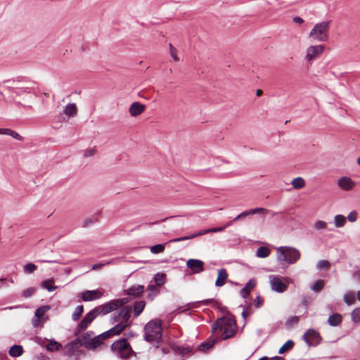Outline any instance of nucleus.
Wrapping results in <instances>:
<instances>
[{"label": "nucleus", "instance_id": "nucleus-43", "mask_svg": "<svg viewBox=\"0 0 360 360\" xmlns=\"http://www.w3.org/2000/svg\"><path fill=\"white\" fill-rule=\"evenodd\" d=\"M326 227L327 224L323 221L319 220L314 224V228L317 230L326 229Z\"/></svg>", "mask_w": 360, "mask_h": 360}, {"label": "nucleus", "instance_id": "nucleus-19", "mask_svg": "<svg viewBox=\"0 0 360 360\" xmlns=\"http://www.w3.org/2000/svg\"><path fill=\"white\" fill-rule=\"evenodd\" d=\"M319 338H320L319 333L313 329L307 330L303 335L304 340L309 346L313 344L312 341Z\"/></svg>", "mask_w": 360, "mask_h": 360}, {"label": "nucleus", "instance_id": "nucleus-48", "mask_svg": "<svg viewBox=\"0 0 360 360\" xmlns=\"http://www.w3.org/2000/svg\"><path fill=\"white\" fill-rule=\"evenodd\" d=\"M250 292V291L248 289L244 287L243 289H241L240 294L243 297L246 298L249 295Z\"/></svg>", "mask_w": 360, "mask_h": 360}, {"label": "nucleus", "instance_id": "nucleus-50", "mask_svg": "<svg viewBox=\"0 0 360 360\" xmlns=\"http://www.w3.org/2000/svg\"><path fill=\"white\" fill-rule=\"evenodd\" d=\"M10 136L17 140H20V141L22 140V136L19 134H18L17 132H15L13 130L11 131Z\"/></svg>", "mask_w": 360, "mask_h": 360}, {"label": "nucleus", "instance_id": "nucleus-26", "mask_svg": "<svg viewBox=\"0 0 360 360\" xmlns=\"http://www.w3.org/2000/svg\"><path fill=\"white\" fill-rule=\"evenodd\" d=\"M54 281L53 279H48L41 283V286L48 291L51 292L55 290L58 288V286L53 285Z\"/></svg>", "mask_w": 360, "mask_h": 360}, {"label": "nucleus", "instance_id": "nucleus-27", "mask_svg": "<svg viewBox=\"0 0 360 360\" xmlns=\"http://www.w3.org/2000/svg\"><path fill=\"white\" fill-rule=\"evenodd\" d=\"M343 299L347 305H352L355 302V294L352 291L347 292L344 295Z\"/></svg>", "mask_w": 360, "mask_h": 360}, {"label": "nucleus", "instance_id": "nucleus-17", "mask_svg": "<svg viewBox=\"0 0 360 360\" xmlns=\"http://www.w3.org/2000/svg\"><path fill=\"white\" fill-rule=\"evenodd\" d=\"M145 109V105L139 102H134L130 105L129 108V112L132 117H136L143 113Z\"/></svg>", "mask_w": 360, "mask_h": 360}, {"label": "nucleus", "instance_id": "nucleus-7", "mask_svg": "<svg viewBox=\"0 0 360 360\" xmlns=\"http://www.w3.org/2000/svg\"><path fill=\"white\" fill-rule=\"evenodd\" d=\"M111 349L117 356L123 359H129L133 353L131 347L126 339H120L114 342L111 345Z\"/></svg>", "mask_w": 360, "mask_h": 360}, {"label": "nucleus", "instance_id": "nucleus-51", "mask_svg": "<svg viewBox=\"0 0 360 360\" xmlns=\"http://www.w3.org/2000/svg\"><path fill=\"white\" fill-rule=\"evenodd\" d=\"M352 276L355 280L360 281V269L354 271Z\"/></svg>", "mask_w": 360, "mask_h": 360}, {"label": "nucleus", "instance_id": "nucleus-20", "mask_svg": "<svg viewBox=\"0 0 360 360\" xmlns=\"http://www.w3.org/2000/svg\"><path fill=\"white\" fill-rule=\"evenodd\" d=\"M228 278V274L225 269H221L218 271L217 278L215 282V285L217 287H221L225 283Z\"/></svg>", "mask_w": 360, "mask_h": 360}, {"label": "nucleus", "instance_id": "nucleus-42", "mask_svg": "<svg viewBox=\"0 0 360 360\" xmlns=\"http://www.w3.org/2000/svg\"><path fill=\"white\" fill-rule=\"evenodd\" d=\"M169 50H170V55H171V56L172 57V58L174 59V61H179V58L177 56V50H176V49L174 48L172 44H169Z\"/></svg>", "mask_w": 360, "mask_h": 360}, {"label": "nucleus", "instance_id": "nucleus-28", "mask_svg": "<svg viewBox=\"0 0 360 360\" xmlns=\"http://www.w3.org/2000/svg\"><path fill=\"white\" fill-rule=\"evenodd\" d=\"M51 309V307L48 305H44L39 307L36 309L34 313V316H37L42 319H46L44 316V314Z\"/></svg>", "mask_w": 360, "mask_h": 360}, {"label": "nucleus", "instance_id": "nucleus-1", "mask_svg": "<svg viewBox=\"0 0 360 360\" xmlns=\"http://www.w3.org/2000/svg\"><path fill=\"white\" fill-rule=\"evenodd\" d=\"M131 312V307L130 306L122 308L112 317V323H117L114 327L93 338H90L89 333H85L82 338V344L87 349H94L102 345L103 340L120 334L130 325Z\"/></svg>", "mask_w": 360, "mask_h": 360}, {"label": "nucleus", "instance_id": "nucleus-61", "mask_svg": "<svg viewBox=\"0 0 360 360\" xmlns=\"http://www.w3.org/2000/svg\"><path fill=\"white\" fill-rule=\"evenodd\" d=\"M91 222H92V221H90V220H86V221H85V226H87V224H89V223L91 224Z\"/></svg>", "mask_w": 360, "mask_h": 360}, {"label": "nucleus", "instance_id": "nucleus-8", "mask_svg": "<svg viewBox=\"0 0 360 360\" xmlns=\"http://www.w3.org/2000/svg\"><path fill=\"white\" fill-rule=\"evenodd\" d=\"M325 48V46L323 44L308 46L305 51L304 60L307 62H311L318 59L324 52Z\"/></svg>", "mask_w": 360, "mask_h": 360}, {"label": "nucleus", "instance_id": "nucleus-33", "mask_svg": "<svg viewBox=\"0 0 360 360\" xmlns=\"http://www.w3.org/2000/svg\"><path fill=\"white\" fill-rule=\"evenodd\" d=\"M325 285V281L323 280L319 279L316 281L313 285L311 287V290L314 292H320Z\"/></svg>", "mask_w": 360, "mask_h": 360}, {"label": "nucleus", "instance_id": "nucleus-39", "mask_svg": "<svg viewBox=\"0 0 360 360\" xmlns=\"http://www.w3.org/2000/svg\"><path fill=\"white\" fill-rule=\"evenodd\" d=\"M37 269V266L32 263H28L23 266L24 272L32 274Z\"/></svg>", "mask_w": 360, "mask_h": 360}, {"label": "nucleus", "instance_id": "nucleus-38", "mask_svg": "<svg viewBox=\"0 0 360 360\" xmlns=\"http://www.w3.org/2000/svg\"><path fill=\"white\" fill-rule=\"evenodd\" d=\"M294 342L292 340H288L279 349V354H283L285 351L292 348Z\"/></svg>", "mask_w": 360, "mask_h": 360}, {"label": "nucleus", "instance_id": "nucleus-24", "mask_svg": "<svg viewBox=\"0 0 360 360\" xmlns=\"http://www.w3.org/2000/svg\"><path fill=\"white\" fill-rule=\"evenodd\" d=\"M291 184L295 189H301L305 186V181L302 177H296L292 179Z\"/></svg>", "mask_w": 360, "mask_h": 360}, {"label": "nucleus", "instance_id": "nucleus-4", "mask_svg": "<svg viewBox=\"0 0 360 360\" xmlns=\"http://www.w3.org/2000/svg\"><path fill=\"white\" fill-rule=\"evenodd\" d=\"M144 340L150 343H158L162 339L161 321L152 320L144 327Z\"/></svg>", "mask_w": 360, "mask_h": 360}, {"label": "nucleus", "instance_id": "nucleus-45", "mask_svg": "<svg viewBox=\"0 0 360 360\" xmlns=\"http://www.w3.org/2000/svg\"><path fill=\"white\" fill-rule=\"evenodd\" d=\"M214 344V342H203L200 345V349L205 351L211 348Z\"/></svg>", "mask_w": 360, "mask_h": 360}, {"label": "nucleus", "instance_id": "nucleus-31", "mask_svg": "<svg viewBox=\"0 0 360 360\" xmlns=\"http://www.w3.org/2000/svg\"><path fill=\"white\" fill-rule=\"evenodd\" d=\"M62 345L55 341V340H51L46 346V348L47 349V350L49 351H57V350H59L60 348H61Z\"/></svg>", "mask_w": 360, "mask_h": 360}, {"label": "nucleus", "instance_id": "nucleus-56", "mask_svg": "<svg viewBox=\"0 0 360 360\" xmlns=\"http://www.w3.org/2000/svg\"><path fill=\"white\" fill-rule=\"evenodd\" d=\"M265 358V360H285L283 357L281 356H274L273 358H271V359H268L266 357H264Z\"/></svg>", "mask_w": 360, "mask_h": 360}, {"label": "nucleus", "instance_id": "nucleus-32", "mask_svg": "<svg viewBox=\"0 0 360 360\" xmlns=\"http://www.w3.org/2000/svg\"><path fill=\"white\" fill-rule=\"evenodd\" d=\"M147 290L149 291L148 297L153 298L159 292L160 287L156 284H150L148 286Z\"/></svg>", "mask_w": 360, "mask_h": 360}, {"label": "nucleus", "instance_id": "nucleus-5", "mask_svg": "<svg viewBox=\"0 0 360 360\" xmlns=\"http://www.w3.org/2000/svg\"><path fill=\"white\" fill-rule=\"evenodd\" d=\"M330 21L316 23L309 34V37L314 41L326 42L329 39Z\"/></svg>", "mask_w": 360, "mask_h": 360}, {"label": "nucleus", "instance_id": "nucleus-57", "mask_svg": "<svg viewBox=\"0 0 360 360\" xmlns=\"http://www.w3.org/2000/svg\"><path fill=\"white\" fill-rule=\"evenodd\" d=\"M292 321H293V322L297 323L299 321V319H298V317L295 316V317L292 318Z\"/></svg>", "mask_w": 360, "mask_h": 360}, {"label": "nucleus", "instance_id": "nucleus-21", "mask_svg": "<svg viewBox=\"0 0 360 360\" xmlns=\"http://www.w3.org/2000/svg\"><path fill=\"white\" fill-rule=\"evenodd\" d=\"M342 321V316L340 314H333L328 317V323L331 326H338Z\"/></svg>", "mask_w": 360, "mask_h": 360}, {"label": "nucleus", "instance_id": "nucleus-55", "mask_svg": "<svg viewBox=\"0 0 360 360\" xmlns=\"http://www.w3.org/2000/svg\"><path fill=\"white\" fill-rule=\"evenodd\" d=\"M293 21L296 23L302 24L303 22V19L301 18L300 17H295L293 18Z\"/></svg>", "mask_w": 360, "mask_h": 360}, {"label": "nucleus", "instance_id": "nucleus-11", "mask_svg": "<svg viewBox=\"0 0 360 360\" xmlns=\"http://www.w3.org/2000/svg\"><path fill=\"white\" fill-rule=\"evenodd\" d=\"M224 230V227H215V228H212V229H204V230L198 231L196 233L191 234L190 236L174 238V239L171 240L170 242L177 243V242L184 241L186 240H191V239L195 238L196 237H198V236H202V235H205L207 233L221 232Z\"/></svg>", "mask_w": 360, "mask_h": 360}, {"label": "nucleus", "instance_id": "nucleus-34", "mask_svg": "<svg viewBox=\"0 0 360 360\" xmlns=\"http://www.w3.org/2000/svg\"><path fill=\"white\" fill-rule=\"evenodd\" d=\"M83 311H84L83 306L82 305L77 306L75 308V309L72 315V320L77 321L81 317Z\"/></svg>", "mask_w": 360, "mask_h": 360}, {"label": "nucleus", "instance_id": "nucleus-12", "mask_svg": "<svg viewBox=\"0 0 360 360\" xmlns=\"http://www.w3.org/2000/svg\"><path fill=\"white\" fill-rule=\"evenodd\" d=\"M269 284L272 290L280 293L285 292L288 288L287 284L284 283L278 276H270Z\"/></svg>", "mask_w": 360, "mask_h": 360}, {"label": "nucleus", "instance_id": "nucleus-64", "mask_svg": "<svg viewBox=\"0 0 360 360\" xmlns=\"http://www.w3.org/2000/svg\"><path fill=\"white\" fill-rule=\"evenodd\" d=\"M259 360H265V358H262V359H260Z\"/></svg>", "mask_w": 360, "mask_h": 360}, {"label": "nucleus", "instance_id": "nucleus-62", "mask_svg": "<svg viewBox=\"0 0 360 360\" xmlns=\"http://www.w3.org/2000/svg\"><path fill=\"white\" fill-rule=\"evenodd\" d=\"M242 315H243V316L244 318H245V317H246V316H247V315H246V313H245V311H243Z\"/></svg>", "mask_w": 360, "mask_h": 360}, {"label": "nucleus", "instance_id": "nucleus-16", "mask_svg": "<svg viewBox=\"0 0 360 360\" xmlns=\"http://www.w3.org/2000/svg\"><path fill=\"white\" fill-rule=\"evenodd\" d=\"M338 186L344 191H351L355 186V182L348 176H342L338 181Z\"/></svg>", "mask_w": 360, "mask_h": 360}, {"label": "nucleus", "instance_id": "nucleus-41", "mask_svg": "<svg viewBox=\"0 0 360 360\" xmlns=\"http://www.w3.org/2000/svg\"><path fill=\"white\" fill-rule=\"evenodd\" d=\"M316 266L319 269H325L328 270L330 267V263L328 260H321L317 263Z\"/></svg>", "mask_w": 360, "mask_h": 360}, {"label": "nucleus", "instance_id": "nucleus-13", "mask_svg": "<svg viewBox=\"0 0 360 360\" xmlns=\"http://www.w3.org/2000/svg\"><path fill=\"white\" fill-rule=\"evenodd\" d=\"M104 296V290L96 289L93 290H86L81 293V298L84 302H91L98 300Z\"/></svg>", "mask_w": 360, "mask_h": 360}, {"label": "nucleus", "instance_id": "nucleus-54", "mask_svg": "<svg viewBox=\"0 0 360 360\" xmlns=\"http://www.w3.org/2000/svg\"><path fill=\"white\" fill-rule=\"evenodd\" d=\"M11 131L10 129H1V134L10 136Z\"/></svg>", "mask_w": 360, "mask_h": 360}, {"label": "nucleus", "instance_id": "nucleus-30", "mask_svg": "<svg viewBox=\"0 0 360 360\" xmlns=\"http://www.w3.org/2000/svg\"><path fill=\"white\" fill-rule=\"evenodd\" d=\"M270 250L264 246L259 247L257 250L256 255L260 258L267 257L270 255Z\"/></svg>", "mask_w": 360, "mask_h": 360}, {"label": "nucleus", "instance_id": "nucleus-52", "mask_svg": "<svg viewBox=\"0 0 360 360\" xmlns=\"http://www.w3.org/2000/svg\"><path fill=\"white\" fill-rule=\"evenodd\" d=\"M262 302L263 300L261 297H257L256 299L255 306L257 307H259L262 304Z\"/></svg>", "mask_w": 360, "mask_h": 360}, {"label": "nucleus", "instance_id": "nucleus-44", "mask_svg": "<svg viewBox=\"0 0 360 360\" xmlns=\"http://www.w3.org/2000/svg\"><path fill=\"white\" fill-rule=\"evenodd\" d=\"M35 292V288H30L22 292V296L27 298L31 297Z\"/></svg>", "mask_w": 360, "mask_h": 360}, {"label": "nucleus", "instance_id": "nucleus-22", "mask_svg": "<svg viewBox=\"0 0 360 360\" xmlns=\"http://www.w3.org/2000/svg\"><path fill=\"white\" fill-rule=\"evenodd\" d=\"M63 113L68 117H73L77 113V107L75 103H69L65 106Z\"/></svg>", "mask_w": 360, "mask_h": 360}, {"label": "nucleus", "instance_id": "nucleus-53", "mask_svg": "<svg viewBox=\"0 0 360 360\" xmlns=\"http://www.w3.org/2000/svg\"><path fill=\"white\" fill-rule=\"evenodd\" d=\"M103 266H104V264L102 263L96 264L93 265L92 269L97 270V269H101Z\"/></svg>", "mask_w": 360, "mask_h": 360}, {"label": "nucleus", "instance_id": "nucleus-10", "mask_svg": "<svg viewBox=\"0 0 360 360\" xmlns=\"http://www.w3.org/2000/svg\"><path fill=\"white\" fill-rule=\"evenodd\" d=\"M268 212H269V210L265 208H263V207H257V208L250 209V210H245V211L241 212L240 214H238L233 220L227 222L226 224L224 225L223 227H224V229H225L226 227L232 226L234 221L243 219H244L250 215H252V214H267Z\"/></svg>", "mask_w": 360, "mask_h": 360}, {"label": "nucleus", "instance_id": "nucleus-60", "mask_svg": "<svg viewBox=\"0 0 360 360\" xmlns=\"http://www.w3.org/2000/svg\"><path fill=\"white\" fill-rule=\"evenodd\" d=\"M262 90L258 89L257 91V96H260L262 94Z\"/></svg>", "mask_w": 360, "mask_h": 360}, {"label": "nucleus", "instance_id": "nucleus-15", "mask_svg": "<svg viewBox=\"0 0 360 360\" xmlns=\"http://www.w3.org/2000/svg\"><path fill=\"white\" fill-rule=\"evenodd\" d=\"M204 262L200 259H189L186 262V266L193 274H197L204 271Z\"/></svg>", "mask_w": 360, "mask_h": 360}, {"label": "nucleus", "instance_id": "nucleus-35", "mask_svg": "<svg viewBox=\"0 0 360 360\" xmlns=\"http://www.w3.org/2000/svg\"><path fill=\"white\" fill-rule=\"evenodd\" d=\"M150 250L153 254L162 253L165 250V245L163 244H157L151 246Z\"/></svg>", "mask_w": 360, "mask_h": 360}, {"label": "nucleus", "instance_id": "nucleus-18", "mask_svg": "<svg viewBox=\"0 0 360 360\" xmlns=\"http://www.w3.org/2000/svg\"><path fill=\"white\" fill-rule=\"evenodd\" d=\"M125 293L134 297H139L144 292V286L142 285H133L126 290Z\"/></svg>", "mask_w": 360, "mask_h": 360}, {"label": "nucleus", "instance_id": "nucleus-3", "mask_svg": "<svg viewBox=\"0 0 360 360\" xmlns=\"http://www.w3.org/2000/svg\"><path fill=\"white\" fill-rule=\"evenodd\" d=\"M276 259L281 262H285L288 264H292L296 263L301 257L300 252L290 246H281L276 248Z\"/></svg>", "mask_w": 360, "mask_h": 360}, {"label": "nucleus", "instance_id": "nucleus-59", "mask_svg": "<svg viewBox=\"0 0 360 360\" xmlns=\"http://www.w3.org/2000/svg\"><path fill=\"white\" fill-rule=\"evenodd\" d=\"M358 300L360 302V290L356 293Z\"/></svg>", "mask_w": 360, "mask_h": 360}, {"label": "nucleus", "instance_id": "nucleus-58", "mask_svg": "<svg viewBox=\"0 0 360 360\" xmlns=\"http://www.w3.org/2000/svg\"><path fill=\"white\" fill-rule=\"evenodd\" d=\"M283 279L288 283L292 282V279L288 277H285Z\"/></svg>", "mask_w": 360, "mask_h": 360}, {"label": "nucleus", "instance_id": "nucleus-6", "mask_svg": "<svg viewBox=\"0 0 360 360\" xmlns=\"http://www.w3.org/2000/svg\"><path fill=\"white\" fill-rule=\"evenodd\" d=\"M129 302V299L122 298V299H115L112 300L106 303H104L103 304H101L96 307H95L97 314L98 315H106L112 311H114L120 308V310L125 307L126 306H124L125 304Z\"/></svg>", "mask_w": 360, "mask_h": 360}, {"label": "nucleus", "instance_id": "nucleus-47", "mask_svg": "<svg viewBox=\"0 0 360 360\" xmlns=\"http://www.w3.org/2000/svg\"><path fill=\"white\" fill-rule=\"evenodd\" d=\"M347 219L349 221L351 222H354L356 221V219H357V213L355 212V211H352L351 212L348 216H347Z\"/></svg>", "mask_w": 360, "mask_h": 360}, {"label": "nucleus", "instance_id": "nucleus-2", "mask_svg": "<svg viewBox=\"0 0 360 360\" xmlns=\"http://www.w3.org/2000/svg\"><path fill=\"white\" fill-rule=\"evenodd\" d=\"M212 331L219 335L223 340L230 338L236 331V321L232 317L224 316L212 325Z\"/></svg>", "mask_w": 360, "mask_h": 360}, {"label": "nucleus", "instance_id": "nucleus-63", "mask_svg": "<svg viewBox=\"0 0 360 360\" xmlns=\"http://www.w3.org/2000/svg\"><path fill=\"white\" fill-rule=\"evenodd\" d=\"M357 163L360 166V157L357 159Z\"/></svg>", "mask_w": 360, "mask_h": 360}, {"label": "nucleus", "instance_id": "nucleus-40", "mask_svg": "<svg viewBox=\"0 0 360 360\" xmlns=\"http://www.w3.org/2000/svg\"><path fill=\"white\" fill-rule=\"evenodd\" d=\"M46 321V319H42L41 318H39L37 316H34V319L32 320V324L34 328H37L39 326H42V325Z\"/></svg>", "mask_w": 360, "mask_h": 360}, {"label": "nucleus", "instance_id": "nucleus-49", "mask_svg": "<svg viewBox=\"0 0 360 360\" xmlns=\"http://www.w3.org/2000/svg\"><path fill=\"white\" fill-rule=\"evenodd\" d=\"M95 153H96L95 149H90V150H85L84 153V155L85 157H91V156H94L95 155Z\"/></svg>", "mask_w": 360, "mask_h": 360}, {"label": "nucleus", "instance_id": "nucleus-14", "mask_svg": "<svg viewBox=\"0 0 360 360\" xmlns=\"http://www.w3.org/2000/svg\"><path fill=\"white\" fill-rule=\"evenodd\" d=\"M98 316L96 309L94 308L93 310L87 313L82 321L77 326V330L79 332L84 331L87 328L89 324Z\"/></svg>", "mask_w": 360, "mask_h": 360}, {"label": "nucleus", "instance_id": "nucleus-25", "mask_svg": "<svg viewBox=\"0 0 360 360\" xmlns=\"http://www.w3.org/2000/svg\"><path fill=\"white\" fill-rule=\"evenodd\" d=\"M23 352V349L20 345H13L9 349V354L11 356H20Z\"/></svg>", "mask_w": 360, "mask_h": 360}, {"label": "nucleus", "instance_id": "nucleus-9", "mask_svg": "<svg viewBox=\"0 0 360 360\" xmlns=\"http://www.w3.org/2000/svg\"><path fill=\"white\" fill-rule=\"evenodd\" d=\"M268 212H269V210L265 208H263V207H257V208L250 209V210H245V211L241 212L240 214H238L233 220L227 222L226 224L224 225L223 227H224V229H225L226 227L232 226L234 221L243 219H244L250 215H252V214H267Z\"/></svg>", "mask_w": 360, "mask_h": 360}, {"label": "nucleus", "instance_id": "nucleus-29", "mask_svg": "<svg viewBox=\"0 0 360 360\" xmlns=\"http://www.w3.org/2000/svg\"><path fill=\"white\" fill-rule=\"evenodd\" d=\"M346 223V217L342 214L335 215L334 217L335 226L340 228L345 226Z\"/></svg>", "mask_w": 360, "mask_h": 360}, {"label": "nucleus", "instance_id": "nucleus-46", "mask_svg": "<svg viewBox=\"0 0 360 360\" xmlns=\"http://www.w3.org/2000/svg\"><path fill=\"white\" fill-rule=\"evenodd\" d=\"M257 285V281L255 279H250L245 286L250 291L253 289Z\"/></svg>", "mask_w": 360, "mask_h": 360}, {"label": "nucleus", "instance_id": "nucleus-36", "mask_svg": "<svg viewBox=\"0 0 360 360\" xmlns=\"http://www.w3.org/2000/svg\"><path fill=\"white\" fill-rule=\"evenodd\" d=\"M351 317L354 323L360 322V307H356L352 311Z\"/></svg>", "mask_w": 360, "mask_h": 360}, {"label": "nucleus", "instance_id": "nucleus-23", "mask_svg": "<svg viewBox=\"0 0 360 360\" xmlns=\"http://www.w3.org/2000/svg\"><path fill=\"white\" fill-rule=\"evenodd\" d=\"M146 306V302L144 301H139L136 302L134 305V316H139L141 313L143 311L144 307Z\"/></svg>", "mask_w": 360, "mask_h": 360}, {"label": "nucleus", "instance_id": "nucleus-37", "mask_svg": "<svg viewBox=\"0 0 360 360\" xmlns=\"http://www.w3.org/2000/svg\"><path fill=\"white\" fill-rule=\"evenodd\" d=\"M155 282L157 285L160 287L162 285L164 284L165 280V275L164 274H157L155 277Z\"/></svg>", "mask_w": 360, "mask_h": 360}]
</instances>
